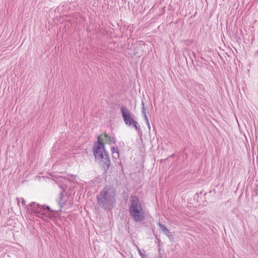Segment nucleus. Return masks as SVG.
I'll list each match as a JSON object with an SVG mask.
<instances>
[{
    "instance_id": "obj_11",
    "label": "nucleus",
    "mask_w": 258,
    "mask_h": 258,
    "mask_svg": "<svg viewBox=\"0 0 258 258\" xmlns=\"http://www.w3.org/2000/svg\"><path fill=\"white\" fill-rule=\"evenodd\" d=\"M112 156L113 159H117L119 157V151L112 153Z\"/></svg>"
},
{
    "instance_id": "obj_6",
    "label": "nucleus",
    "mask_w": 258,
    "mask_h": 258,
    "mask_svg": "<svg viewBox=\"0 0 258 258\" xmlns=\"http://www.w3.org/2000/svg\"><path fill=\"white\" fill-rule=\"evenodd\" d=\"M96 160H100V164L105 171H107L110 165L109 155L108 152L103 153L102 156L99 158H95Z\"/></svg>"
},
{
    "instance_id": "obj_15",
    "label": "nucleus",
    "mask_w": 258,
    "mask_h": 258,
    "mask_svg": "<svg viewBox=\"0 0 258 258\" xmlns=\"http://www.w3.org/2000/svg\"><path fill=\"white\" fill-rule=\"evenodd\" d=\"M17 201L18 202V204L19 205V203H20V199L17 198Z\"/></svg>"
},
{
    "instance_id": "obj_2",
    "label": "nucleus",
    "mask_w": 258,
    "mask_h": 258,
    "mask_svg": "<svg viewBox=\"0 0 258 258\" xmlns=\"http://www.w3.org/2000/svg\"><path fill=\"white\" fill-rule=\"evenodd\" d=\"M114 189L109 186H104L96 196L98 205L105 211L112 210L116 203Z\"/></svg>"
},
{
    "instance_id": "obj_4",
    "label": "nucleus",
    "mask_w": 258,
    "mask_h": 258,
    "mask_svg": "<svg viewBox=\"0 0 258 258\" xmlns=\"http://www.w3.org/2000/svg\"><path fill=\"white\" fill-rule=\"evenodd\" d=\"M120 111L125 125L131 127H134L136 131L139 132L140 130L139 124L137 121L134 120L133 115L131 111L123 106L120 107Z\"/></svg>"
},
{
    "instance_id": "obj_9",
    "label": "nucleus",
    "mask_w": 258,
    "mask_h": 258,
    "mask_svg": "<svg viewBox=\"0 0 258 258\" xmlns=\"http://www.w3.org/2000/svg\"><path fill=\"white\" fill-rule=\"evenodd\" d=\"M21 203L23 207L26 210L27 212L28 213V208H30V204L28 205L26 204V201L23 198H21Z\"/></svg>"
},
{
    "instance_id": "obj_3",
    "label": "nucleus",
    "mask_w": 258,
    "mask_h": 258,
    "mask_svg": "<svg viewBox=\"0 0 258 258\" xmlns=\"http://www.w3.org/2000/svg\"><path fill=\"white\" fill-rule=\"evenodd\" d=\"M129 215L135 223H140L145 219V211L140 199L136 196L131 195L128 203Z\"/></svg>"
},
{
    "instance_id": "obj_17",
    "label": "nucleus",
    "mask_w": 258,
    "mask_h": 258,
    "mask_svg": "<svg viewBox=\"0 0 258 258\" xmlns=\"http://www.w3.org/2000/svg\"><path fill=\"white\" fill-rule=\"evenodd\" d=\"M118 164H119V165H120V166L121 167V168H122V169H123V168H122V166L121 162H119L118 163Z\"/></svg>"
},
{
    "instance_id": "obj_13",
    "label": "nucleus",
    "mask_w": 258,
    "mask_h": 258,
    "mask_svg": "<svg viewBox=\"0 0 258 258\" xmlns=\"http://www.w3.org/2000/svg\"><path fill=\"white\" fill-rule=\"evenodd\" d=\"M146 124L148 127L149 130H150L151 126H150L149 121H148V122H146Z\"/></svg>"
},
{
    "instance_id": "obj_1",
    "label": "nucleus",
    "mask_w": 258,
    "mask_h": 258,
    "mask_svg": "<svg viewBox=\"0 0 258 258\" xmlns=\"http://www.w3.org/2000/svg\"><path fill=\"white\" fill-rule=\"evenodd\" d=\"M62 189L59 193V198L57 200V203L60 208L58 210H54L50 207L45 204L40 205L36 202H31L30 203V208H28V213L33 214L35 217L41 218L45 221H48L50 219H55L58 217L59 212L61 211V208L66 204L65 202H62L63 198V192L66 190L67 187L60 186Z\"/></svg>"
},
{
    "instance_id": "obj_16",
    "label": "nucleus",
    "mask_w": 258,
    "mask_h": 258,
    "mask_svg": "<svg viewBox=\"0 0 258 258\" xmlns=\"http://www.w3.org/2000/svg\"><path fill=\"white\" fill-rule=\"evenodd\" d=\"M192 54H193V56L196 58V53L194 51H192Z\"/></svg>"
},
{
    "instance_id": "obj_14",
    "label": "nucleus",
    "mask_w": 258,
    "mask_h": 258,
    "mask_svg": "<svg viewBox=\"0 0 258 258\" xmlns=\"http://www.w3.org/2000/svg\"><path fill=\"white\" fill-rule=\"evenodd\" d=\"M138 250H139V252L140 255L141 256H142V252H141V250H140L139 248H138Z\"/></svg>"
},
{
    "instance_id": "obj_8",
    "label": "nucleus",
    "mask_w": 258,
    "mask_h": 258,
    "mask_svg": "<svg viewBox=\"0 0 258 258\" xmlns=\"http://www.w3.org/2000/svg\"><path fill=\"white\" fill-rule=\"evenodd\" d=\"M158 225L160 227L161 230H162L163 232L165 235H166L168 237H170L171 236L169 230L163 224L159 223Z\"/></svg>"
},
{
    "instance_id": "obj_12",
    "label": "nucleus",
    "mask_w": 258,
    "mask_h": 258,
    "mask_svg": "<svg viewBox=\"0 0 258 258\" xmlns=\"http://www.w3.org/2000/svg\"><path fill=\"white\" fill-rule=\"evenodd\" d=\"M111 150L112 154L119 151L118 148L115 147H112L111 148Z\"/></svg>"
},
{
    "instance_id": "obj_5",
    "label": "nucleus",
    "mask_w": 258,
    "mask_h": 258,
    "mask_svg": "<svg viewBox=\"0 0 258 258\" xmlns=\"http://www.w3.org/2000/svg\"><path fill=\"white\" fill-rule=\"evenodd\" d=\"M93 152L95 158H99L102 156L103 153H106L105 150L104 144L102 142V140L100 136L97 138V141L94 143L93 148Z\"/></svg>"
},
{
    "instance_id": "obj_18",
    "label": "nucleus",
    "mask_w": 258,
    "mask_h": 258,
    "mask_svg": "<svg viewBox=\"0 0 258 258\" xmlns=\"http://www.w3.org/2000/svg\"><path fill=\"white\" fill-rule=\"evenodd\" d=\"M158 258H163L162 256L160 254V255L158 256Z\"/></svg>"
},
{
    "instance_id": "obj_7",
    "label": "nucleus",
    "mask_w": 258,
    "mask_h": 258,
    "mask_svg": "<svg viewBox=\"0 0 258 258\" xmlns=\"http://www.w3.org/2000/svg\"><path fill=\"white\" fill-rule=\"evenodd\" d=\"M103 140H104L105 142L108 144H115L116 142V138L114 136L111 137L106 133H105L104 135Z\"/></svg>"
},
{
    "instance_id": "obj_10",
    "label": "nucleus",
    "mask_w": 258,
    "mask_h": 258,
    "mask_svg": "<svg viewBox=\"0 0 258 258\" xmlns=\"http://www.w3.org/2000/svg\"><path fill=\"white\" fill-rule=\"evenodd\" d=\"M142 105L143 106V108H142V114H143L144 115V117L145 118V119L146 120V122H148V117H147V115L146 113V112L145 111V108H144V102L142 101Z\"/></svg>"
}]
</instances>
